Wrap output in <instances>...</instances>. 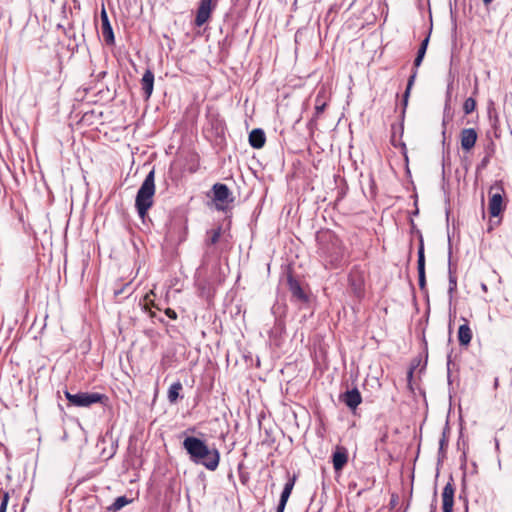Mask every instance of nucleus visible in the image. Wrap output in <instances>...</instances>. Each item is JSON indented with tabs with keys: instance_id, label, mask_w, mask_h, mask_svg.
<instances>
[{
	"instance_id": "obj_1",
	"label": "nucleus",
	"mask_w": 512,
	"mask_h": 512,
	"mask_svg": "<svg viewBox=\"0 0 512 512\" xmlns=\"http://www.w3.org/2000/svg\"><path fill=\"white\" fill-rule=\"evenodd\" d=\"M182 446L192 463L202 465L209 471L218 468L220 452L217 448L210 447L206 441L195 436H186Z\"/></svg>"
},
{
	"instance_id": "obj_2",
	"label": "nucleus",
	"mask_w": 512,
	"mask_h": 512,
	"mask_svg": "<svg viewBox=\"0 0 512 512\" xmlns=\"http://www.w3.org/2000/svg\"><path fill=\"white\" fill-rule=\"evenodd\" d=\"M155 194V171L152 169L141 184L135 199V207L139 216L143 219L153 205Z\"/></svg>"
},
{
	"instance_id": "obj_3",
	"label": "nucleus",
	"mask_w": 512,
	"mask_h": 512,
	"mask_svg": "<svg viewBox=\"0 0 512 512\" xmlns=\"http://www.w3.org/2000/svg\"><path fill=\"white\" fill-rule=\"evenodd\" d=\"M218 259L219 251L217 246L204 245L202 263L196 273L198 282L201 281V278L209 268H211L212 272H215L219 268Z\"/></svg>"
},
{
	"instance_id": "obj_4",
	"label": "nucleus",
	"mask_w": 512,
	"mask_h": 512,
	"mask_svg": "<svg viewBox=\"0 0 512 512\" xmlns=\"http://www.w3.org/2000/svg\"><path fill=\"white\" fill-rule=\"evenodd\" d=\"M65 397L68 402L77 407H89L92 404L100 403L103 399L106 398L104 394H100L97 392L89 393V392H78L75 394L70 393L69 391H65Z\"/></svg>"
},
{
	"instance_id": "obj_5",
	"label": "nucleus",
	"mask_w": 512,
	"mask_h": 512,
	"mask_svg": "<svg viewBox=\"0 0 512 512\" xmlns=\"http://www.w3.org/2000/svg\"><path fill=\"white\" fill-rule=\"evenodd\" d=\"M213 200L218 210L224 211L229 203L234 201V196L228 186L223 183H216L212 187Z\"/></svg>"
},
{
	"instance_id": "obj_6",
	"label": "nucleus",
	"mask_w": 512,
	"mask_h": 512,
	"mask_svg": "<svg viewBox=\"0 0 512 512\" xmlns=\"http://www.w3.org/2000/svg\"><path fill=\"white\" fill-rule=\"evenodd\" d=\"M218 0H200L197 8L194 24L197 27L203 26L211 17L216 8Z\"/></svg>"
},
{
	"instance_id": "obj_7",
	"label": "nucleus",
	"mask_w": 512,
	"mask_h": 512,
	"mask_svg": "<svg viewBox=\"0 0 512 512\" xmlns=\"http://www.w3.org/2000/svg\"><path fill=\"white\" fill-rule=\"evenodd\" d=\"M349 287L357 298H362L365 291V276L363 271L354 267L348 276Z\"/></svg>"
},
{
	"instance_id": "obj_8",
	"label": "nucleus",
	"mask_w": 512,
	"mask_h": 512,
	"mask_svg": "<svg viewBox=\"0 0 512 512\" xmlns=\"http://www.w3.org/2000/svg\"><path fill=\"white\" fill-rule=\"evenodd\" d=\"M287 285L291 293L292 301L300 304L307 303L309 300L308 294L304 291L300 282L293 276L291 272L287 273Z\"/></svg>"
},
{
	"instance_id": "obj_9",
	"label": "nucleus",
	"mask_w": 512,
	"mask_h": 512,
	"mask_svg": "<svg viewBox=\"0 0 512 512\" xmlns=\"http://www.w3.org/2000/svg\"><path fill=\"white\" fill-rule=\"evenodd\" d=\"M417 256H418L417 270H418L419 288L422 292L427 293L426 272H425V250H424V241H423L422 237H420Z\"/></svg>"
},
{
	"instance_id": "obj_10",
	"label": "nucleus",
	"mask_w": 512,
	"mask_h": 512,
	"mask_svg": "<svg viewBox=\"0 0 512 512\" xmlns=\"http://www.w3.org/2000/svg\"><path fill=\"white\" fill-rule=\"evenodd\" d=\"M101 33L107 45H114L115 36L105 8L101 11Z\"/></svg>"
},
{
	"instance_id": "obj_11",
	"label": "nucleus",
	"mask_w": 512,
	"mask_h": 512,
	"mask_svg": "<svg viewBox=\"0 0 512 512\" xmlns=\"http://www.w3.org/2000/svg\"><path fill=\"white\" fill-rule=\"evenodd\" d=\"M325 253L327 261L333 268L340 267L343 264L344 252L338 240L332 243V251H326Z\"/></svg>"
},
{
	"instance_id": "obj_12",
	"label": "nucleus",
	"mask_w": 512,
	"mask_h": 512,
	"mask_svg": "<svg viewBox=\"0 0 512 512\" xmlns=\"http://www.w3.org/2000/svg\"><path fill=\"white\" fill-rule=\"evenodd\" d=\"M348 462V451L343 446H336L332 453V463L335 472H340Z\"/></svg>"
},
{
	"instance_id": "obj_13",
	"label": "nucleus",
	"mask_w": 512,
	"mask_h": 512,
	"mask_svg": "<svg viewBox=\"0 0 512 512\" xmlns=\"http://www.w3.org/2000/svg\"><path fill=\"white\" fill-rule=\"evenodd\" d=\"M478 135L474 128H465L460 133L461 147L465 151H470L476 144Z\"/></svg>"
},
{
	"instance_id": "obj_14",
	"label": "nucleus",
	"mask_w": 512,
	"mask_h": 512,
	"mask_svg": "<svg viewBox=\"0 0 512 512\" xmlns=\"http://www.w3.org/2000/svg\"><path fill=\"white\" fill-rule=\"evenodd\" d=\"M296 476L293 475L289 477L288 481L284 485L283 491L280 495V500L276 509V512H284L287 501L292 493L293 487L295 485Z\"/></svg>"
},
{
	"instance_id": "obj_15",
	"label": "nucleus",
	"mask_w": 512,
	"mask_h": 512,
	"mask_svg": "<svg viewBox=\"0 0 512 512\" xmlns=\"http://www.w3.org/2000/svg\"><path fill=\"white\" fill-rule=\"evenodd\" d=\"M454 492L455 489L453 485L448 482L442 491V509L443 512H453V505H454Z\"/></svg>"
},
{
	"instance_id": "obj_16",
	"label": "nucleus",
	"mask_w": 512,
	"mask_h": 512,
	"mask_svg": "<svg viewBox=\"0 0 512 512\" xmlns=\"http://www.w3.org/2000/svg\"><path fill=\"white\" fill-rule=\"evenodd\" d=\"M341 400L345 403V405L354 410L356 409L360 403L362 402V397L357 388H353L351 390H347L342 396Z\"/></svg>"
},
{
	"instance_id": "obj_17",
	"label": "nucleus",
	"mask_w": 512,
	"mask_h": 512,
	"mask_svg": "<svg viewBox=\"0 0 512 512\" xmlns=\"http://www.w3.org/2000/svg\"><path fill=\"white\" fill-rule=\"evenodd\" d=\"M503 210V196L501 193L496 192L491 195L488 204V211L492 217H497Z\"/></svg>"
},
{
	"instance_id": "obj_18",
	"label": "nucleus",
	"mask_w": 512,
	"mask_h": 512,
	"mask_svg": "<svg viewBox=\"0 0 512 512\" xmlns=\"http://www.w3.org/2000/svg\"><path fill=\"white\" fill-rule=\"evenodd\" d=\"M141 85L145 98L149 99L150 96L152 95L154 88V73L150 69H147L143 74L141 79Z\"/></svg>"
},
{
	"instance_id": "obj_19",
	"label": "nucleus",
	"mask_w": 512,
	"mask_h": 512,
	"mask_svg": "<svg viewBox=\"0 0 512 512\" xmlns=\"http://www.w3.org/2000/svg\"><path fill=\"white\" fill-rule=\"evenodd\" d=\"M266 141L265 133L260 128L253 129L249 134V144L255 149H261Z\"/></svg>"
},
{
	"instance_id": "obj_20",
	"label": "nucleus",
	"mask_w": 512,
	"mask_h": 512,
	"mask_svg": "<svg viewBox=\"0 0 512 512\" xmlns=\"http://www.w3.org/2000/svg\"><path fill=\"white\" fill-rule=\"evenodd\" d=\"M472 340V331L468 324L460 325L458 329V341L460 345L467 346Z\"/></svg>"
},
{
	"instance_id": "obj_21",
	"label": "nucleus",
	"mask_w": 512,
	"mask_h": 512,
	"mask_svg": "<svg viewBox=\"0 0 512 512\" xmlns=\"http://www.w3.org/2000/svg\"><path fill=\"white\" fill-rule=\"evenodd\" d=\"M183 386L180 381L174 382L170 385L167 393V398L170 403H176L177 400L180 397V391L182 390Z\"/></svg>"
},
{
	"instance_id": "obj_22",
	"label": "nucleus",
	"mask_w": 512,
	"mask_h": 512,
	"mask_svg": "<svg viewBox=\"0 0 512 512\" xmlns=\"http://www.w3.org/2000/svg\"><path fill=\"white\" fill-rule=\"evenodd\" d=\"M429 38H430V36L428 35L425 39L422 40L420 47L418 49L417 55L414 59V63H413L414 68H418L421 65V63L424 59V56L426 54V51H427Z\"/></svg>"
},
{
	"instance_id": "obj_23",
	"label": "nucleus",
	"mask_w": 512,
	"mask_h": 512,
	"mask_svg": "<svg viewBox=\"0 0 512 512\" xmlns=\"http://www.w3.org/2000/svg\"><path fill=\"white\" fill-rule=\"evenodd\" d=\"M131 502H132V499H129L126 496L117 497L114 500V502L109 507H107V511H109V512L119 511L126 505L130 504Z\"/></svg>"
},
{
	"instance_id": "obj_24",
	"label": "nucleus",
	"mask_w": 512,
	"mask_h": 512,
	"mask_svg": "<svg viewBox=\"0 0 512 512\" xmlns=\"http://www.w3.org/2000/svg\"><path fill=\"white\" fill-rule=\"evenodd\" d=\"M221 237V227L212 229L207 232V238L205 239L204 245L216 246Z\"/></svg>"
},
{
	"instance_id": "obj_25",
	"label": "nucleus",
	"mask_w": 512,
	"mask_h": 512,
	"mask_svg": "<svg viewBox=\"0 0 512 512\" xmlns=\"http://www.w3.org/2000/svg\"><path fill=\"white\" fill-rule=\"evenodd\" d=\"M416 76H417V68L414 69V71L412 72V74L410 75L409 79H408V83H407V87H406V90L403 94V106L404 108L407 106L408 104V98L410 96V91L412 89V86L415 82V79H416Z\"/></svg>"
},
{
	"instance_id": "obj_26",
	"label": "nucleus",
	"mask_w": 512,
	"mask_h": 512,
	"mask_svg": "<svg viewBox=\"0 0 512 512\" xmlns=\"http://www.w3.org/2000/svg\"><path fill=\"white\" fill-rule=\"evenodd\" d=\"M451 96H452V83H449L447 86V91H446L443 126H445V123H446V113L450 110Z\"/></svg>"
},
{
	"instance_id": "obj_27",
	"label": "nucleus",
	"mask_w": 512,
	"mask_h": 512,
	"mask_svg": "<svg viewBox=\"0 0 512 512\" xmlns=\"http://www.w3.org/2000/svg\"><path fill=\"white\" fill-rule=\"evenodd\" d=\"M476 108V101L473 97H469L464 101L463 111L466 115L472 113Z\"/></svg>"
},
{
	"instance_id": "obj_28",
	"label": "nucleus",
	"mask_w": 512,
	"mask_h": 512,
	"mask_svg": "<svg viewBox=\"0 0 512 512\" xmlns=\"http://www.w3.org/2000/svg\"><path fill=\"white\" fill-rule=\"evenodd\" d=\"M457 288V277L453 275L451 265H449V288H448V294L450 295V298H452L453 292Z\"/></svg>"
},
{
	"instance_id": "obj_29",
	"label": "nucleus",
	"mask_w": 512,
	"mask_h": 512,
	"mask_svg": "<svg viewBox=\"0 0 512 512\" xmlns=\"http://www.w3.org/2000/svg\"><path fill=\"white\" fill-rule=\"evenodd\" d=\"M2 499H1V503H0V512H6L7 510V505H8V502H9V493L8 492H3L2 493Z\"/></svg>"
},
{
	"instance_id": "obj_30",
	"label": "nucleus",
	"mask_w": 512,
	"mask_h": 512,
	"mask_svg": "<svg viewBox=\"0 0 512 512\" xmlns=\"http://www.w3.org/2000/svg\"><path fill=\"white\" fill-rule=\"evenodd\" d=\"M326 103L320 102L319 98L316 99L315 114L318 117L325 109Z\"/></svg>"
},
{
	"instance_id": "obj_31",
	"label": "nucleus",
	"mask_w": 512,
	"mask_h": 512,
	"mask_svg": "<svg viewBox=\"0 0 512 512\" xmlns=\"http://www.w3.org/2000/svg\"><path fill=\"white\" fill-rule=\"evenodd\" d=\"M165 314L172 320L177 319V313L171 308H167Z\"/></svg>"
},
{
	"instance_id": "obj_32",
	"label": "nucleus",
	"mask_w": 512,
	"mask_h": 512,
	"mask_svg": "<svg viewBox=\"0 0 512 512\" xmlns=\"http://www.w3.org/2000/svg\"><path fill=\"white\" fill-rule=\"evenodd\" d=\"M447 444H448V441H447L445 435L443 434V436L439 440V452H442L444 447L447 446Z\"/></svg>"
},
{
	"instance_id": "obj_33",
	"label": "nucleus",
	"mask_w": 512,
	"mask_h": 512,
	"mask_svg": "<svg viewBox=\"0 0 512 512\" xmlns=\"http://www.w3.org/2000/svg\"><path fill=\"white\" fill-rule=\"evenodd\" d=\"M488 163H489V156H485V157L481 160V162H480V164L478 165V167H477V168H478V169H483V168H485V167L488 165Z\"/></svg>"
},
{
	"instance_id": "obj_34",
	"label": "nucleus",
	"mask_w": 512,
	"mask_h": 512,
	"mask_svg": "<svg viewBox=\"0 0 512 512\" xmlns=\"http://www.w3.org/2000/svg\"><path fill=\"white\" fill-rule=\"evenodd\" d=\"M129 286H130V283H127V284H125V286H124L123 288H121V289H115V290H114V295H115V296H119V295L123 294V293L125 292V290H126L127 288H129Z\"/></svg>"
},
{
	"instance_id": "obj_35",
	"label": "nucleus",
	"mask_w": 512,
	"mask_h": 512,
	"mask_svg": "<svg viewBox=\"0 0 512 512\" xmlns=\"http://www.w3.org/2000/svg\"><path fill=\"white\" fill-rule=\"evenodd\" d=\"M450 364H451V354H449L447 357L448 376L450 375Z\"/></svg>"
},
{
	"instance_id": "obj_36",
	"label": "nucleus",
	"mask_w": 512,
	"mask_h": 512,
	"mask_svg": "<svg viewBox=\"0 0 512 512\" xmlns=\"http://www.w3.org/2000/svg\"><path fill=\"white\" fill-rule=\"evenodd\" d=\"M499 385V379L496 377L494 380V388L496 389Z\"/></svg>"
},
{
	"instance_id": "obj_37",
	"label": "nucleus",
	"mask_w": 512,
	"mask_h": 512,
	"mask_svg": "<svg viewBox=\"0 0 512 512\" xmlns=\"http://www.w3.org/2000/svg\"><path fill=\"white\" fill-rule=\"evenodd\" d=\"M485 6H488L493 0H482Z\"/></svg>"
},
{
	"instance_id": "obj_38",
	"label": "nucleus",
	"mask_w": 512,
	"mask_h": 512,
	"mask_svg": "<svg viewBox=\"0 0 512 512\" xmlns=\"http://www.w3.org/2000/svg\"><path fill=\"white\" fill-rule=\"evenodd\" d=\"M280 307H276V306H273L272 307V312L275 314L276 313V309H279Z\"/></svg>"
},
{
	"instance_id": "obj_39",
	"label": "nucleus",
	"mask_w": 512,
	"mask_h": 512,
	"mask_svg": "<svg viewBox=\"0 0 512 512\" xmlns=\"http://www.w3.org/2000/svg\"><path fill=\"white\" fill-rule=\"evenodd\" d=\"M495 446H496V449H499V442L497 439H495Z\"/></svg>"
},
{
	"instance_id": "obj_40",
	"label": "nucleus",
	"mask_w": 512,
	"mask_h": 512,
	"mask_svg": "<svg viewBox=\"0 0 512 512\" xmlns=\"http://www.w3.org/2000/svg\"><path fill=\"white\" fill-rule=\"evenodd\" d=\"M276 323H277V325H281L282 324L279 319H276Z\"/></svg>"
},
{
	"instance_id": "obj_41",
	"label": "nucleus",
	"mask_w": 512,
	"mask_h": 512,
	"mask_svg": "<svg viewBox=\"0 0 512 512\" xmlns=\"http://www.w3.org/2000/svg\"><path fill=\"white\" fill-rule=\"evenodd\" d=\"M412 374H413V371H412V370H410V371H409V376L411 377V376H412Z\"/></svg>"
},
{
	"instance_id": "obj_42",
	"label": "nucleus",
	"mask_w": 512,
	"mask_h": 512,
	"mask_svg": "<svg viewBox=\"0 0 512 512\" xmlns=\"http://www.w3.org/2000/svg\"><path fill=\"white\" fill-rule=\"evenodd\" d=\"M465 512H468V506H466V510H465Z\"/></svg>"
}]
</instances>
